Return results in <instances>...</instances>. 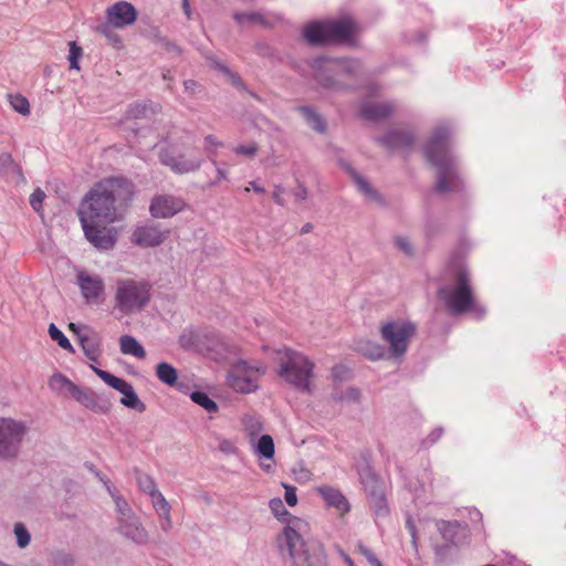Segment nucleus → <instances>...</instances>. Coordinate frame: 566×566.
<instances>
[{"instance_id":"obj_1","label":"nucleus","mask_w":566,"mask_h":566,"mask_svg":"<svg viewBox=\"0 0 566 566\" xmlns=\"http://www.w3.org/2000/svg\"><path fill=\"white\" fill-rule=\"evenodd\" d=\"M134 186L122 177L98 181L81 201L77 214L80 222L113 223L117 219V202L133 198Z\"/></svg>"},{"instance_id":"obj_2","label":"nucleus","mask_w":566,"mask_h":566,"mask_svg":"<svg viewBox=\"0 0 566 566\" xmlns=\"http://www.w3.org/2000/svg\"><path fill=\"white\" fill-rule=\"evenodd\" d=\"M307 531L306 521L291 520L276 538L280 553L290 558L292 566H328L324 544L314 537L305 538Z\"/></svg>"},{"instance_id":"obj_3","label":"nucleus","mask_w":566,"mask_h":566,"mask_svg":"<svg viewBox=\"0 0 566 566\" xmlns=\"http://www.w3.org/2000/svg\"><path fill=\"white\" fill-rule=\"evenodd\" d=\"M451 133V127L448 124L437 125L423 148L427 160L438 170L434 190L439 193L462 189V181L458 172L455 159L449 150Z\"/></svg>"},{"instance_id":"obj_4","label":"nucleus","mask_w":566,"mask_h":566,"mask_svg":"<svg viewBox=\"0 0 566 566\" xmlns=\"http://www.w3.org/2000/svg\"><path fill=\"white\" fill-rule=\"evenodd\" d=\"M316 82L326 90L354 88L364 75L361 63L355 59L335 60L317 56L312 60Z\"/></svg>"},{"instance_id":"obj_5","label":"nucleus","mask_w":566,"mask_h":566,"mask_svg":"<svg viewBox=\"0 0 566 566\" xmlns=\"http://www.w3.org/2000/svg\"><path fill=\"white\" fill-rule=\"evenodd\" d=\"M277 375L294 389L311 392L315 364L304 354L291 348L277 350Z\"/></svg>"},{"instance_id":"obj_6","label":"nucleus","mask_w":566,"mask_h":566,"mask_svg":"<svg viewBox=\"0 0 566 566\" xmlns=\"http://www.w3.org/2000/svg\"><path fill=\"white\" fill-rule=\"evenodd\" d=\"M437 294L453 315L471 311L478 318H482L485 314V310L474 303L469 272L464 268L458 270L454 285L444 284Z\"/></svg>"},{"instance_id":"obj_7","label":"nucleus","mask_w":566,"mask_h":566,"mask_svg":"<svg viewBox=\"0 0 566 566\" xmlns=\"http://www.w3.org/2000/svg\"><path fill=\"white\" fill-rule=\"evenodd\" d=\"M153 285L146 280L119 279L115 289V308L132 314L145 308L151 298Z\"/></svg>"},{"instance_id":"obj_8","label":"nucleus","mask_w":566,"mask_h":566,"mask_svg":"<svg viewBox=\"0 0 566 566\" xmlns=\"http://www.w3.org/2000/svg\"><path fill=\"white\" fill-rule=\"evenodd\" d=\"M416 332V324L409 319H394L382 324L380 336L389 346L390 357L396 359L402 358Z\"/></svg>"},{"instance_id":"obj_9","label":"nucleus","mask_w":566,"mask_h":566,"mask_svg":"<svg viewBox=\"0 0 566 566\" xmlns=\"http://www.w3.org/2000/svg\"><path fill=\"white\" fill-rule=\"evenodd\" d=\"M28 426L12 418H0V459L8 460L18 457Z\"/></svg>"},{"instance_id":"obj_10","label":"nucleus","mask_w":566,"mask_h":566,"mask_svg":"<svg viewBox=\"0 0 566 566\" xmlns=\"http://www.w3.org/2000/svg\"><path fill=\"white\" fill-rule=\"evenodd\" d=\"M91 369L94 374L99 377L107 386L117 390L123 395L120 398V403L129 409L136 410L138 412H144L146 410V405L140 400L138 395L136 394L133 385L126 381L123 378H119L108 371L99 369L98 367L91 365Z\"/></svg>"},{"instance_id":"obj_11","label":"nucleus","mask_w":566,"mask_h":566,"mask_svg":"<svg viewBox=\"0 0 566 566\" xmlns=\"http://www.w3.org/2000/svg\"><path fill=\"white\" fill-rule=\"evenodd\" d=\"M107 224L102 222H81L86 240L99 251L113 249L117 241V231L114 228H108Z\"/></svg>"},{"instance_id":"obj_12","label":"nucleus","mask_w":566,"mask_h":566,"mask_svg":"<svg viewBox=\"0 0 566 566\" xmlns=\"http://www.w3.org/2000/svg\"><path fill=\"white\" fill-rule=\"evenodd\" d=\"M258 367H252L245 360H239L228 375V385L235 391L250 394L258 389L256 378L251 376L252 371H259Z\"/></svg>"},{"instance_id":"obj_13","label":"nucleus","mask_w":566,"mask_h":566,"mask_svg":"<svg viewBox=\"0 0 566 566\" xmlns=\"http://www.w3.org/2000/svg\"><path fill=\"white\" fill-rule=\"evenodd\" d=\"M76 285L87 304L98 303L105 294V283L97 274H91L84 270L76 273Z\"/></svg>"},{"instance_id":"obj_14","label":"nucleus","mask_w":566,"mask_h":566,"mask_svg":"<svg viewBox=\"0 0 566 566\" xmlns=\"http://www.w3.org/2000/svg\"><path fill=\"white\" fill-rule=\"evenodd\" d=\"M168 230H161L158 224L146 223L137 226L132 235L130 241L139 248H155L160 245L168 237Z\"/></svg>"},{"instance_id":"obj_15","label":"nucleus","mask_w":566,"mask_h":566,"mask_svg":"<svg viewBox=\"0 0 566 566\" xmlns=\"http://www.w3.org/2000/svg\"><path fill=\"white\" fill-rule=\"evenodd\" d=\"M158 158L161 165L169 167L177 175L197 171L202 165L200 158L187 159L182 154L175 155L170 148H161Z\"/></svg>"},{"instance_id":"obj_16","label":"nucleus","mask_w":566,"mask_h":566,"mask_svg":"<svg viewBox=\"0 0 566 566\" xmlns=\"http://www.w3.org/2000/svg\"><path fill=\"white\" fill-rule=\"evenodd\" d=\"M107 22L115 29L132 25L137 19V10L127 1H117L106 10Z\"/></svg>"},{"instance_id":"obj_17","label":"nucleus","mask_w":566,"mask_h":566,"mask_svg":"<svg viewBox=\"0 0 566 566\" xmlns=\"http://www.w3.org/2000/svg\"><path fill=\"white\" fill-rule=\"evenodd\" d=\"M186 207L181 198L171 195H160L155 197L149 206V212L155 218H170L182 211Z\"/></svg>"},{"instance_id":"obj_18","label":"nucleus","mask_w":566,"mask_h":566,"mask_svg":"<svg viewBox=\"0 0 566 566\" xmlns=\"http://www.w3.org/2000/svg\"><path fill=\"white\" fill-rule=\"evenodd\" d=\"M118 532L137 545H145L148 543L149 535L139 517L134 513L129 517H125L117 522Z\"/></svg>"},{"instance_id":"obj_19","label":"nucleus","mask_w":566,"mask_h":566,"mask_svg":"<svg viewBox=\"0 0 566 566\" xmlns=\"http://www.w3.org/2000/svg\"><path fill=\"white\" fill-rule=\"evenodd\" d=\"M71 396L83 407L94 412L106 413L111 407V403L101 398L95 391L78 385L73 388Z\"/></svg>"},{"instance_id":"obj_20","label":"nucleus","mask_w":566,"mask_h":566,"mask_svg":"<svg viewBox=\"0 0 566 566\" xmlns=\"http://www.w3.org/2000/svg\"><path fill=\"white\" fill-rule=\"evenodd\" d=\"M375 140L386 149L394 151L397 149H410L413 145L415 136L409 130L391 129Z\"/></svg>"},{"instance_id":"obj_21","label":"nucleus","mask_w":566,"mask_h":566,"mask_svg":"<svg viewBox=\"0 0 566 566\" xmlns=\"http://www.w3.org/2000/svg\"><path fill=\"white\" fill-rule=\"evenodd\" d=\"M339 167L350 176L357 188L371 201L384 203L381 195L344 158L338 159Z\"/></svg>"},{"instance_id":"obj_22","label":"nucleus","mask_w":566,"mask_h":566,"mask_svg":"<svg viewBox=\"0 0 566 566\" xmlns=\"http://www.w3.org/2000/svg\"><path fill=\"white\" fill-rule=\"evenodd\" d=\"M0 177L11 185H23L27 182L22 167L14 161L9 153L0 154Z\"/></svg>"},{"instance_id":"obj_23","label":"nucleus","mask_w":566,"mask_h":566,"mask_svg":"<svg viewBox=\"0 0 566 566\" xmlns=\"http://www.w3.org/2000/svg\"><path fill=\"white\" fill-rule=\"evenodd\" d=\"M316 491L325 501L328 507L336 509L342 514L348 513L350 511V503L339 489L322 485L318 486Z\"/></svg>"},{"instance_id":"obj_24","label":"nucleus","mask_w":566,"mask_h":566,"mask_svg":"<svg viewBox=\"0 0 566 566\" xmlns=\"http://www.w3.org/2000/svg\"><path fill=\"white\" fill-rule=\"evenodd\" d=\"M327 28V21L312 22L304 29V39L311 45L329 44L331 39Z\"/></svg>"},{"instance_id":"obj_25","label":"nucleus","mask_w":566,"mask_h":566,"mask_svg":"<svg viewBox=\"0 0 566 566\" xmlns=\"http://www.w3.org/2000/svg\"><path fill=\"white\" fill-rule=\"evenodd\" d=\"M394 105L391 103H365L360 107V116L367 120H381L388 118L394 113Z\"/></svg>"},{"instance_id":"obj_26","label":"nucleus","mask_w":566,"mask_h":566,"mask_svg":"<svg viewBox=\"0 0 566 566\" xmlns=\"http://www.w3.org/2000/svg\"><path fill=\"white\" fill-rule=\"evenodd\" d=\"M327 25L331 43L348 41L354 35L355 27L348 19L327 21Z\"/></svg>"},{"instance_id":"obj_27","label":"nucleus","mask_w":566,"mask_h":566,"mask_svg":"<svg viewBox=\"0 0 566 566\" xmlns=\"http://www.w3.org/2000/svg\"><path fill=\"white\" fill-rule=\"evenodd\" d=\"M356 471L364 490L376 488L381 484L378 475L375 473L368 457L363 455L356 464Z\"/></svg>"},{"instance_id":"obj_28","label":"nucleus","mask_w":566,"mask_h":566,"mask_svg":"<svg viewBox=\"0 0 566 566\" xmlns=\"http://www.w3.org/2000/svg\"><path fill=\"white\" fill-rule=\"evenodd\" d=\"M368 496V503L377 517L386 516L389 513L388 503L381 484L376 488L365 490Z\"/></svg>"},{"instance_id":"obj_29","label":"nucleus","mask_w":566,"mask_h":566,"mask_svg":"<svg viewBox=\"0 0 566 566\" xmlns=\"http://www.w3.org/2000/svg\"><path fill=\"white\" fill-rule=\"evenodd\" d=\"M157 378L165 385L170 387H177L178 390H182L186 387L184 384L178 382V371L169 363L160 361L155 367Z\"/></svg>"},{"instance_id":"obj_30","label":"nucleus","mask_w":566,"mask_h":566,"mask_svg":"<svg viewBox=\"0 0 566 566\" xmlns=\"http://www.w3.org/2000/svg\"><path fill=\"white\" fill-rule=\"evenodd\" d=\"M80 345L84 355L92 361H97L101 355V344L96 335H78Z\"/></svg>"},{"instance_id":"obj_31","label":"nucleus","mask_w":566,"mask_h":566,"mask_svg":"<svg viewBox=\"0 0 566 566\" xmlns=\"http://www.w3.org/2000/svg\"><path fill=\"white\" fill-rule=\"evenodd\" d=\"M357 350L369 360H380L386 356V349L382 345L371 342L361 340L357 345Z\"/></svg>"},{"instance_id":"obj_32","label":"nucleus","mask_w":566,"mask_h":566,"mask_svg":"<svg viewBox=\"0 0 566 566\" xmlns=\"http://www.w3.org/2000/svg\"><path fill=\"white\" fill-rule=\"evenodd\" d=\"M298 111L304 116L305 122L310 127L319 134H325L327 125L325 119L311 106H301Z\"/></svg>"},{"instance_id":"obj_33","label":"nucleus","mask_w":566,"mask_h":566,"mask_svg":"<svg viewBox=\"0 0 566 566\" xmlns=\"http://www.w3.org/2000/svg\"><path fill=\"white\" fill-rule=\"evenodd\" d=\"M120 352L125 355H132L139 359L145 358L146 352L137 339L129 335H124L119 338Z\"/></svg>"},{"instance_id":"obj_34","label":"nucleus","mask_w":566,"mask_h":566,"mask_svg":"<svg viewBox=\"0 0 566 566\" xmlns=\"http://www.w3.org/2000/svg\"><path fill=\"white\" fill-rule=\"evenodd\" d=\"M254 452L260 458H263L265 460H273L275 453L273 438L270 434L261 436L258 443L254 447Z\"/></svg>"},{"instance_id":"obj_35","label":"nucleus","mask_w":566,"mask_h":566,"mask_svg":"<svg viewBox=\"0 0 566 566\" xmlns=\"http://www.w3.org/2000/svg\"><path fill=\"white\" fill-rule=\"evenodd\" d=\"M75 386L76 384L61 373L53 374L49 379L50 389L57 394H62L65 390L71 395Z\"/></svg>"},{"instance_id":"obj_36","label":"nucleus","mask_w":566,"mask_h":566,"mask_svg":"<svg viewBox=\"0 0 566 566\" xmlns=\"http://www.w3.org/2000/svg\"><path fill=\"white\" fill-rule=\"evenodd\" d=\"M233 19L240 25H243V24H260L263 27L270 25L266 18L261 12H256V11L235 12L233 14Z\"/></svg>"},{"instance_id":"obj_37","label":"nucleus","mask_w":566,"mask_h":566,"mask_svg":"<svg viewBox=\"0 0 566 566\" xmlns=\"http://www.w3.org/2000/svg\"><path fill=\"white\" fill-rule=\"evenodd\" d=\"M269 507L281 522L286 523V526L290 524L291 520L297 518L296 516H293L289 513L280 497L271 499L269 502Z\"/></svg>"},{"instance_id":"obj_38","label":"nucleus","mask_w":566,"mask_h":566,"mask_svg":"<svg viewBox=\"0 0 566 566\" xmlns=\"http://www.w3.org/2000/svg\"><path fill=\"white\" fill-rule=\"evenodd\" d=\"M191 400L202 407L205 410H207L210 413H214L219 410V407L214 400H212L207 392L205 391H193L190 395Z\"/></svg>"},{"instance_id":"obj_39","label":"nucleus","mask_w":566,"mask_h":566,"mask_svg":"<svg viewBox=\"0 0 566 566\" xmlns=\"http://www.w3.org/2000/svg\"><path fill=\"white\" fill-rule=\"evenodd\" d=\"M199 335L193 329H185L178 337V344L184 350L198 348Z\"/></svg>"},{"instance_id":"obj_40","label":"nucleus","mask_w":566,"mask_h":566,"mask_svg":"<svg viewBox=\"0 0 566 566\" xmlns=\"http://www.w3.org/2000/svg\"><path fill=\"white\" fill-rule=\"evenodd\" d=\"M49 335L51 339L56 342L61 348L67 350L69 353H74V347L72 346L71 342L54 323L49 325Z\"/></svg>"},{"instance_id":"obj_41","label":"nucleus","mask_w":566,"mask_h":566,"mask_svg":"<svg viewBox=\"0 0 566 566\" xmlns=\"http://www.w3.org/2000/svg\"><path fill=\"white\" fill-rule=\"evenodd\" d=\"M212 65L216 70L224 74L231 81L232 85H234L237 88L247 91V86L244 85L238 73L232 72L226 64L216 60H212Z\"/></svg>"},{"instance_id":"obj_42","label":"nucleus","mask_w":566,"mask_h":566,"mask_svg":"<svg viewBox=\"0 0 566 566\" xmlns=\"http://www.w3.org/2000/svg\"><path fill=\"white\" fill-rule=\"evenodd\" d=\"M136 482L139 490L149 496L158 491L155 480L149 474L137 471Z\"/></svg>"},{"instance_id":"obj_43","label":"nucleus","mask_w":566,"mask_h":566,"mask_svg":"<svg viewBox=\"0 0 566 566\" xmlns=\"http://www.w3.org/2000/svg\"><path fill=\"white\" fill-rule=\"evenodd\" d=\"M11 107L21 115L30 114V103L21 94H9L8 95Z\"/></svg>"},{"instance_id":"obj_44","label":"nucleus","mask_w":566,"mask_h":566,"mask_svg":"<svg viewBox=\"0 0 566 566\" xmlns=\"http://www.w3.org/2000/svg\"><path fill=\"white\" fill-rule=\"evenodd\" d=\"M149 497L151 500L155 511L159 515L168 516V512L171 511V506L168 503V501L166 500V497L163 495V493L158 490L154 494H151Z\"/></svg>"},{"instance_id":"obj_45","label":"nucleus","mask_w":566,"mask_h":566,"mask_svg":"<svg viewBox=\"0 0 566 566\" xmlns=\"http://www.w3.org/2000/svg\"><path fill=\"white\" fill-rule=\"evenodd\" d=\"M50 566H75V558L70 553L57 551L51 555Z\"/></svg>"},{"instance_id":"obj_46","label":"nucleus","mask_w":566,"mask_h":566,"mask_svg":"<svg viewBox=\"0 0 566 566\" xmlns=\"http://www.w3.org/2000/svg\"><path fill=\"white\" fill-rule=\"evenodd\" d=\"M360 395L361 394L358 388L349 387V388H347V390L345 392L334 394L332 398L335 402L349 401V402L359 403Z\"/></svg>"},{"instance_id":"obj_47","label":"nucleus","mask_w":566,"mask_h":566,"mask_svg":"<svg viewBox=\"0 0 566 566\" xmlns=\"http://www.w3.org/2000/svg\"><path fill=\"white\" fill-rule=\"evenodd\" d=\"M459 525L460 524L457 521H440L438 522V531L444 539L452 541L457 534Z\"/></svg>"},{"instance_id":"obj_48","label":"nucleus","mask_w":566,"mask_h":566,"mask_svg":"<svg viewBox=\"0 0 566 566\" xmlns=\"http://www.w3.org/2000/svg\"><path fill=\"white\" fill-rule=\"evenodd\" d=\"M149 107L145 103H133L127 107L126 116L132 119H139L147 117Z\"/></svg>"},{"instance_id":"obj_49","label":"nucleus","mask_w":566,"mask_h":566,"mask_svg":"<svg viewBox=\"0 0 566 566\" xmlns=\"http://www.w3.org/2000/svg\"><path fill=\"white\" fill-rule=\"evenodd\" d=\"M114 503L117 513V522L134 514V511L122 495H116Z\"/></svg>"},{"instance_id":"obj_50","label":"nucleus","mask_w":566,"mask_h":566,"mask_svg":"<svg viewBox=\"0 0 566 566\" xmlns=\"http://www.w3.org/2000/svg\"><path fill=\"white\" fill-rule=\"evenodd\" d=\"M13 532L17 537V544L20 548H24L30 544L31 536L24 524L15 523Z\"/></svg>"},{"instance_id":"obj_51","label":"nucleus","mask_w":566,"mask_h":566,"mask_svg":"<svg viewBox=\"0 0 566 566\" xmlns=\"http://www.w3.org/2000/svg\"><path fill=\"white\" fill-rule=\"evenodd\" d=\"M69 45H70V49H69L70 69L80 70L78 61L82 57L83 50L74 41L70 42Z\"/></svg>"},{"instance_id":"obj_52","label":"nucleus","mask_w":566,"mask_h":566,"mask_svg":"<svg viewBox=\"0 0 566 566\" xmlns=\"http://www.w3.org/2000/svg\"><path fill=\"white\" fill-rule=\"evenodd\" d=\"M232 150L238 156L253 158L258 154L259 147L255 142H252L247 145H238Z\"/></svg>"},{"instance_id":"obj_53","label":"nucleus","mask_w":566,"mask_h":566,"mask_svg":"<svg viewBox=\"0 0 566 566\" xmlns=\"http://www.w3.org/2000/svg\"><path fill=\"white\" fill-rule=\"evenodd\" d=\"M113 25H111L108 22L106 24L99 25L97 28V32L103 34L105 38L109 40V42L114 45H120L122 39L120 36L113 31Z\"/></svg>"},{"instance_id":"obj_54","label":"nucleus","mask_w":566,"mask_h":566,"mask_svg":"<svg viewBox=\"0 0 566 566\" xmlns=\"http://www.w3.org/2000/svg\"><path fill=\"white\" fill-rule=\"evenodd\" d=\"M205 144L208 157L212 156V158H216L217 149L223 146V143L218 140L214 135H207L205 137Z\"/></svg>"},{"instance_id":"obj_55","label":"nucleus","mask_w":566,"mask_h":566,"mask_svg":"<svg viewBox=\"0 0 566 566\" xmlns=\"http://www.w3.org/2000/svg\"><path fill=\"white\" fill-rule=\"evenodd\" d=\"M444 430L442 427H437L434 428L428 436L427 438H424L422 441H421V446H423L424 448H430L431 446H433L434 443H437L442 434H443Z\"/></svg>"},{"instance_id":"obj_56","label":"nucleus","mask_w":566,"mask_h":566,"mask_svg":"<svg viewBox=\"0 0 566 566\" xmlns=\"http://www.w3.org/2000/svg\"><path fill=\"white\" fill-rule=\"evenodd\" d=\"M358 551L367 559V562L371 566H379V565H381V562L374 554V552L370 548H368L367 546H365L364 544H361V543L358 544Z\"/></svg>"},{"instance_id":"obj_57","label":"nucleus","mask_w":566,"mask_h":566,"mask_svg":"<svg viewBox=\"0 0 566 566\" xmlns=\"http://www.w3.org/2000/svg\"><path fill=\"white\" fill-rule=\"evenodd\" d=\"M44 198H45V193L40 188L35 189L31 193L29 202H30V206L33 208V210H35V211L41 210L42 202H43Z\"/></svg>"},{"instance_id":"obj_58","label":"nucleus","mask_w":566,"mask_h":566,"mask_svg":"<svg viewBox=\"0 0 566 566\" xmlns=\"http://www.w3.org/2000/svg\"><path fill=\"white\" fill-rule=\"evenodd\" d=\"M209 160L216 167V170H217V179L209 184L210 187H213V186L218 185L221 180H226L228 178V174L224 169H222L220 167V164L216 160V158H212V156H209Z\"/></svg>"},{"instance_id":"obj_59","label":"nucleus","mask_w":566,"mask_h":566,"mask_svg":"<svg viewBox=\"0 0 566 566\" xmlns=\"http://www.w3.org/2000/svg\"><path fill=\"white\" fill-rule=\"evenodd\" d=\"M406 528L408 530V532H409V534L411 536V542H412V546H413L415 551H418L417 527H416L415 522H413V520H412V517L410 515L407 517Z\"/></svg>"},{"instance_id":"obj_60","label":"nucleus","mask_w":566,"mask_h":566,"mask_svg":"<svg viewBox=\"0 0 566 566\" xmlns=\"http://www.w3.org/2000/svg\"><path fill=\"white\" fill-rule=\"evenodd\" d=\"M349 369L345 365H336L332 369L333 379L336 381H343L347 378Z\"/></svg>"},{"instance_id":"obj_61","label":"nucleus","mask_w":566,"mask_h":566,"mask_svg":"<svg viewBox=\"0 0 566 566\" xmlns=\"http://www.w3.org/2000/svg\"><path fill=\"white\" fill-rule=\"evenodd\" d=\"M285 489V501L290 506H295L297 504V494L296 488L292 485L284 484Z\"/></svg>"},{"instance_id":"obj_62","label":"nucleus","mask_w":566,"mask_h":566,"mask_svg":"<svg viewBox=\"0 0 566 566\" xmlns=\"http://www.w3.org/2000/svg\"><path fill=\"white\" fill-rule=\"evenodd\" d=\"M243 423H244L245 428L250 431L251 434H256L262 429V426L259 422V420H256L253 417L245 418L243 420Z\"/></svg>"},{"instance_id":"obj_63","label":"nucleus","mask_w":566,"mask_h":566,"mask_svg":"<svg viewBox=\"0 0 566 566\" xmlns=\"http://www.w3.org/2000/svg\"><path fill=\"white\" fill-rule=\"evenodd\" d=\"M395 243L406 255L412 254V245L410 244L407 238L397 237L395 239Z\"/></svg>"},{"instance_id":"obj_64","label":"nucleus","mask_w":566,"mask_h":566,"mask_svg":"<svg viewBox=\"0 0 566 566\" xmlns=\"http://www.w3.org/2000/svg\"><path fill=\"white\" fill-rule=\"evenodd\" d=\"M158 43L160 44L161 48H164L168 52H172L176 54L181 53L180 48L176 43L168 40L167 38H159Z\"/></svg>"}]
</instances>
